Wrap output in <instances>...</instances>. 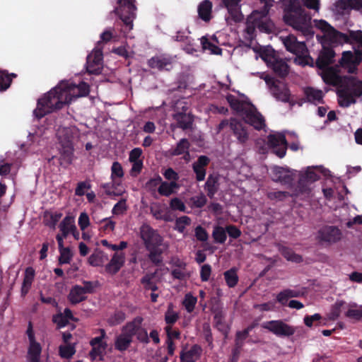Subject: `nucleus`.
Returning <instances> with one entry per match:
<instances>
[{
	"label": "nucleus",
	"instance_id": "33",
	"mask_svg": "<svg viewBox=\"0 0 362 362\" xmlns=\"http://www.w3.org/2000/svg\"><path fill=\"white\" fill-rule=\"evenodd\" d=\"M327 38L332 43L335 44L351 43L354 42L350 37V30H349L348 34H345L334 29Z\"/></svg>",
	"mask_w": 362,
	"mask_h": 362
},
{
	"label": "nucleus",
	"instance_id": "7",
	"mask_svg": "<svg viewBox=\"0 0 362 362\" xmlns=\"http://www.w3.org/2000/svg\"><path fill=\"white\" fill-rule=\"evenodd\" d=\"M262 327L279 337H290L296 332L293 326L286 324L281 320L265 322Z\"/></svg>",
	"mask_w": 362,
	"mask_h": 362
},
{
	"label": "nucleus",
	"instance_id": "49",
	"mask_svg": "<svg viewBox=\"0 0 362 362\" xmlns=\"http://www.w3.org/2000/svg\"><path fill=\"white\" fill-rule=\"evenodd\" d=\"M62 216V214L59 212L51 213L45 214L44 218L45 225L49 228H55V226L59 222Z\"/></svg>",
	"mask_w": 362,
	"mask_h": 362
},
{
	"label": "nucleus",
	"instance_id": "51",
	"mask_svg": "<svg viewBox=\"0 0 362 362\" xmlns=\"http://www.w3.org/2000/svg\"><path fill=\"white\" fill-rule=\"evenodd\" d=\"M197 302V297L193 296L190 293H188L185 296L182 305L187 312L191 313L194 311Z\"/></svg>",
	"mask_w": 362,
	"mask_h": 362
},
{
	"label": "nucleus",
	"instance_id": "40",
	"mask_svg": "<svg viewBox=\"0 0 362 362\" xmlns=\"http://www.w3.org/2000/svg\"><path fill=\"white\" fill-rule=\"evenodd\" d=\"M179 187L176 182H163L158 188V192L161 196L169 197L174 193V189Z\"/></svg>",
	"mask_w": 362,
	"mask_h": 362
},
{
	"label": "nucleus",
	"instance_id": "26",
	"mask_svg": "<svg viewBox=\"0 0 362 362\" xmlns=\"http://www.w3.org/2000/svg\"><path fill=\"white\" fill-rule=\"evenodd\" d=\"M67 298L71 304L76 305L86 300L87 296L82 289V286L74 285L71 287Z\"/></svg>",
	"mask_w": 362,
	"mask_h": 362
},
{
	"label": "nucleus",
	"instance_id": "36",
	"mask_svg": "<svg viewBox=\"0 0 362 362\" xmlns=\"http://www.w3.org/2000/svg\"><path fill=\"white\" fill-rule=\"evenodd\" d=\"M42 346L40 344H30L28 349V362H40Z\"/></svg>",
	"mask_w": 362,
	"mask_h": 362
},
{
	"label": "nucleus",
	"instance_id": "11",
	"mask_svg": "<svg viewBox=\"0 0 362 362\" xmlns=\"http://www.w3.org/2000/svg\"><path fill=\"white\" fill-rule=\"evenodd\" d=\"M268 145L272 148V152L279 158L285 156L287 150V141L283 134L268 136Z\"/></svg>",
	"mask_w": 362,
	"mask_h": 362
},
{
	"label": "nucleus",
	"instance_id": "62",
	"mask_svg": "<svg viewBox=\"0 0 362 362\" xmlns=\"http://www.w3.org/2000/svg\"><path fill=\"white\" fill-rule=\"evenodd\" d=\"M291 196L292 194L288 192L285 191L270 192L267 194L268 199L277 201H284L286 198Z\"/></svg>",
	"mask_w": 362,
	"mask_h": 362
},
{
	"label": "nucleus",
	"instance_id": "58",
	"mask_svg": "<svg viewBox=\"0 0 362 362\" xmlns=\"http://www.w3.org/2000/svg\"><path fill=\"white\" fill-rule=\"evenodd\" d=\"M124 176V171L122 165L115 161L111 167V179L115 182L116 178H122Z\"/></svg>",
	"mask_w": 362,
	"mask_h": 362
},
{
	"label": "nucleus",
	"instance_id": "23",
	"mask_svg": "<svg viewBox=\"0 0 362 362\" xmlns=\"http://www.w3.org/2000/svg\"><path fill=\"white\" fill-rule=\"evenodd\" d=\"M143 321L144 318L141 316L134 317L132 321L127 322L122 327V332L133 340V337L136 336L138 329L142 325Z\"/></svg>",
	"mask_w": 362,
	"mask_h": 362
},
{
	"label": "nucleus",
	"instance_id": "37",
	"mask_svg": "<svg viewBox=\"0 0 362 362\" xmlns=\"http://www.w3.org/2000/svg\"><path fill=\"white\" fill-rule=\"evenodd\" d=\"M228 16H226V20L228 24L233 23H240L243 19V15L241 13L240 6L236 7H227Z\"/></svg>",
	"mask_w": 362,
	"mask_h": 362
},
{
	"label": "nucleus",
	"instance_id": "64",
	"mask_svg": "<svg viewBox=\"0 0 362 362\" xmlns=\"http://www.w3.org/2000/svg\"><path fill=\"white\" fill-rule=\"evenodd\" d=\"M170 274L174 279H178L180 281L187 280L190 276L186 269H172Z\"/></svg>",
	"mask_w": 362,
	"mask_h": 362
},
{
	"label": "nucleus",
	"instance_id": "32",
	"mask_svg": "<svg viewBox=\"0 0 362 362\" xmlns=\"http://www.w3.org/2000/svg\"><path fill=\"white\" fill-rule=\"evenodd\" d=\"M257 13L253 12L252 15L248 17L246 22L245 32L247 36L245 37L250 40H252L255 37V30L256 28H257Z\"/></svg>",
	"mask_w": 362,
	"mask_h": 362
},
{
	"label": "nucleus",
	"instance_id": "1",
	"mask_svg": "<svg viewBox=\"0 0 362 362\" xmlns=\"http://www.w3.org/2000/svg\"><path fill=\"white\" fill-rule=\"evenodd\" d=\"M89 85L83 81L76 85L70 81H62L57 86L38 99L34 115L41 119L46 115L70 103L74 98L84 97L89 94Z\"/></svg>",
	"mask_w": 362,
	"mask_h": 362
},
{
	"label": "nucleus",
	"instance_id": "16",
	"mask_svg": "<svg viewBox=\"0 0 362 362\" xmlns=\"http://www.w3.org/2000/svg\"><path fill=\"white\" fill-rule=\"evenodd\" d=\"M148 66L151 69H156L160 71H170L172 66V59L163 55H157L148 60Z\"/></svg>",
	"mask_w": 362,
	"mask_h": 362
},
{
	"label": "nucleus",
	"instance_id": "28",
	"mask_svg": "<svg viewBox=\"0 0 362 362\" xmlns=\"http://www.w3.org/2000/svg\"><path fill=\"white\" fill-rule=\"evenodd\" d=\"M35 272V269L31 267H27L25 270L24 278L21 286V296H25L29 292L31 288L33 281L34 280Z\"/></svg>",
	"mask_w": 362,
	"mask_h": 362
},
{
	"label": "nucleus",
	"instance_id": "48",
	"mask_svg": "<svg viewBox=\"0 0 362 362\" xmlns=\"http://www.w3.org/2000/svg\"><path fill=\"white\" fill-rule=\"evenodd\" d=\"M126 319V314L122 310L115 311L108 319L110 326H117L122 323Z\"/></svg>",
	"mask_w": 362,
	"mask_h": 362
},
{
	"label": "nucleus",
	"instance_id": "31",
	"mask_svg": "<svg viewBox=\"0 0 362 362\" xmlns=\"http://www.w3.org/2000/svg\"><path fill=\"white\" fill-rule=\"evenodd\" d=\"M279 251L281 255L288 261L295 263H300L303 262L302 256L296 254L291 248L288 247L279 245Z\"/></svg>",
	"mask_w": 362,
	"mask_h": 362
},
{
	"label": "nucleus",
	"instance_id": "59",
	"mask_svg": "<svg viewBox=\"0 0 362 362\" xmlns=\"http://www.w3.org/2000/svg\"><path fill=\"white\" fill-rule=\"evenodd\" d=\"M60 230H66L71 233L75 229L74 218L66 216L59 224Z\"/></svg>",
	"mask_w": 362,
	"mask_h": 362
},
{
	"label": "nucleus",
	"instance_id": "17",
	"mask_svg": "<svg viewBox=\"0 0 362 362\" xmlns=\"http://www.w3.org/2000/svg\"><path fill=\"white\" fill-rule=\"evenodd\" d=\"M125 263V255L123 252H115L110 261L105 266V272L111 275L116 274Z\"/></svg>",
	"mask_w": 362,
	"mask_h": 362
},
{
	"label": "nucleus",
	"instance_id": "39",
	"mask_svg": "<svg viewBox=\"0 0 362 362\" xmlns=\"http://www.w3.org/2000/svg\"><path fill=\"white\" fill-rule=\"evenodd\" d=\"M189 146L190 144L189 141L185 138L182 139L177 144L175 148L172 150L171 154L173 156H180L182 154H185V158L186 159L187 156H189Z\"/></svg>",
	"mask_w": 362,
	"mask_h": 362
},
{
	"label": "nucleus",
	"instance_id": "43",
	"mask_svg": "<svg viewBox=\"0 0 362 362\" xmlns=\"http://www.w3.org/2000/svg\"><path fill=\"white\" fill-rule=\"evenodd\" d=\"M249 334L250 332L246 329L236 332L235 339V348L233 350V355L239 353V349L243 346L244 341L248 337Z\"/></svg>",
	"mask_w": 362,
	"mask_h": 362
},
{
	"label": "nucleus",
	"instance_id": "45",
	"mask_svg": "<svg viewBox=\"0 0 362 362\" xmlns=\"http://www.w3.org/2000/svg\"><path fill=\"white\" fill-rule=\"evenodd\" d=\"M349 308L345 313V316L350 319L355 320H360L362 318V305L359 306L358 308L356 303L349 305Z\"/></svg>",
	"mask_w": 362,
	"mask_h": 362
},
{
	"label": "nucleus",
	"instance_id": "18",
	"mask_svg": "<svg viewBox=\"0 0 362 362\" xmlns=\"http://www.w3.org/2000/svg\"><path fill=\"white\" fill-rule=\"evenodd\" d=\"M211 310L214 314V327L226 337L228 330L225 325V314L223 313L222 307L219 305H214Z\"/></svg>",
	"mask_w": 362,
	"mask_h": 362
},
{
	"label": "nucleus",
	"instance_id": "15",
	"mask_svg": "<svg viewBox=\"0 0 362 362\" xmlns=\"http://www.w3.org/2000/svg\"><path fill=\"white\" fill-rule=\"evenodd\" d=\"M281 38L288 52L296 55L303 54L305 52V43L298 42L296 36L289 35L285 37H281Z\"/></svg>",
	"mask_w": 362,
	"mask_h": 362
},
{
	"label": "nucleus",
	"instance_id": "8",
	"mask_svg": "<svg viewBox=\"0 0 362 362\" xmlns=\"http://www.w3.org/2000/svg\"><path fill=\"white\" fill-rule=\"evenodd\" d=\"M342 237L340 229L334 226H325L317 232V239L321 243L332 245L339 242Z\"/></svg>",
	"mask_w": 362,
	"mask_h": 362
},
{
	"label": "nucleus",
	"instance_id": "27",
	"mask_svg": "<svg viewBox=\"0 0 362 362\" xmlns=\"http://www.w3.org/2000/svg\"><path fill=\"white\" fill-rule=\"evenodd\" d=\"M257 29H259L260 32L267 34L274 33L276 26L271 19L267 18V16L263 17L262 13L257 14Z\"/></svg>",
	"mask_w": 362,
	"mask_h": 362
},
{
	"label": "nucleus",
	"instance_id": "53",
	"mask_svg": "<svg viewBox=\"0 0 362 362\" xmlns=\"http://www.w3.org/2000/svg\"><path fill=\"white\" fill-rule=\"evenodd\" d=\"M156 273L146 274L143 276L141 279V283L144 285V288L146 290H151L152 291H156L158 290V286L156 284L152 281V279L154 278Z\"/></svg>",
	"mask_w": 362,
	"mask_h": 362
},
{
	"label": "nucleus",
	"instance_id": "2",
	"mask_svg": "<svg viewBox=\"0 0 362 362\" xmlns=\"http://www.w3.org/2000/svg\"><path fill=\"white\" fill-rule=\"evenodd\" d=\"M321 70V76L326 84L339 86L337 94L340 107H349L356 103L357 98L362 96V81L354 76L341 77L332 66Z\"/></svg>",
	"mask_w": 362,
	"mask_h": 362
},
{
	"label": "nucleus",
	"instance_id": "22",
	"mask_svg": "<svg viewBox=\"0 0 362 362\" xmlns=\"http://www.w3.org/2000/svg\"><path fill=\"white\" fill-rule=\"evenodd\" d=\"M303 295V293L298 290L286 288L280 291L276 296V300L282 306H288V300L292 298H298Z\"/></svg>",
	"mask_w": 362,
	"mask_h": 362
},
{
	"label": "nucleus",
	"instance_id": "61",
	"mask_svg": "<svg viewBox=\"0 0 362 362\" xmlns=\"http://www.w3.org/2000/svg\"><path fill=\"white\" fill-rule=\"evenodd\" d=\"M100 336L93 338L90 341V345L91 346H104V348H107V344L106 342L103 341V339L106 337L105 330L103 329H100Z\"/></svg>",
	"mask_w": 362,
	"mask_h": 362
},
{
	"label": "nucleus",
	"instance_id": "42",
	"mask_svg": "<svg viewBox=\"0 0 362 362\" xmlns=\"http://www.w3.org/2000/svg\"><path fill=\"white\" fill-rule=\"evenodd\" d=\"M212 238L215 243L223 244L227 239L226 228L220 226H215L212 232Z\"/></svg>",
	"mask_w": 362,
	"mask_h": 362
},
{
	"label": "nucleus",
	"instance_id": "29",
	"mask_svg": "<svg viewBox=\"0 0 362 362\" xmlns=\"http://www.w3.org/2000/svg\"><path fill=\"white\" fill-rule=\"evenodd\" d=\"M212 3L209 0L202 1L198 6L199 17L205 22L211 19Z\"/></svg>",
	"mask_w": 362,
	"mask_h": 362
},
{
	"label": "nucleus",
	"instance_id": "35",
	"mask_svg": "<svg viewBox=\"0 0 362 362\" xmlns=\"http://www.w3.org/2000/svg\"><path fill=\"white\" fill-rule=\"evenodd\" d=\"M132 341V339L122 332L115 338V349L120 352H124L129 348Z\"/></svg>",
	"mask_w": 362,
	"mask_h": 362
},
{
	"label": "nucleus",
	"instance_id": "55",
	"mask_svg": "<svg viewBox=\"0 0 362 362\" xmlns=\"http://www.w3.org/2000/svg\"><path fill=\"white\" fill-rule=\"evenodd\" d=\"M12 82L9 74L4 70H0V91H5L7 90Z\"/></svg>",
	"mask_w": 362,
	"mask_h": 362
},
{
	"label": "nucleus",
	"instance_id": "30",
	"mask_svg": "<svg viewBox=\"0 0 362 362\" xmlns=\"http://www.w3.org/2000/svg\"><path fill=\"white\" fill-rule=\"evenodd\" d=\"M335 5L339 10L342 11L349 8L362 11V0H339Z\"/></svg>",
	"mask_w": 362,
	"mask_h": 362
},
{
	"label": "nucleus",
	"instance_id": "44",
	"mask_svg": "<svg viewBox=\"0 0 362 362\" xmlns=\"http://www.w3.org/2000/svg\"><path fill=\"white\" fill-rule=\"evenodd\" d=\"M159 246H155L146 248L149 251L148 258L155 265H160L163 262L162 250L158 248Z\"/></svg>",
	"mask_w": 362,
	"mask_h": 362
},
{
	"label": "nucleus",
	"instance_id": "46",
	"mask_svg": "<svg viewBox=\"0 0 362 362\" xmlns=\"http://www.w3.org/2000/svg\"><path fill=\"white\" fill-rule=\"evenodd\" d=\"M192 220L189 216H182L177 218L174 229L180 233H183L187 226L191 224Z\"/></svg>",
	"mask_w": 362,
	"mask_h": 362
},
{
	"label": "nucleus",
	"instance_id": "54",
	"mask_svg": "<svg viewBox=\"0 0 362 362\" xmlns=\"http://www.w3.org/2000/svg\"><path fill=\"white\" fill-rule=\"evenodd\" d=\"M350 37L354 42L358 44L361 49L356 50V54L359 57L360 59L362 58V30H350Z\"/></svg>",
	"mask_w": 362,
	"mask_h": 362
},
{
	"label": "nucleus",
	"instance_id": "14",
	"mask_svg": "<svg viewBox=\"0 0 362 362\" xmlns=\"http://www.w3.org/2000/svg\"><path fill=\"white\" fill-rule=\"evenodd\" d=\"M335 52L329 47L323 46L320 52L315 65L319 69H325L334 62Z\"/></svg>",
	"mask_w": 362,
	"mask_h": 362
},
{
	"label": "nucleus",
	"instance_id": "60",
	"mask_svg": "<svg viewBox=\"0 0 362 362\" xmlns=\"http://www.w3.org/2000/svg\"><path fill=\"white\" fill-rule=\"evenodd\" d=\"M162 178L159 175H157L155 177L151 178L145 184L146 189L151 192L153 194L156 192L157 187L161 183Z\"/></svg>",
	"mask_w": 362,
	"mask_h": 362
},
{
	"label": "nucleus",
	"instance_id": "13",
	"mask_svg": "<svg viewBox=\"0 0 362 362\" xmlns=\"http://www.w3.org/2000/svg\"><path fill=\"white\" fill-rule=\"evenodd\" d=\"M230 129L240 144H244L247 142L249 139V134L247 127L243 122L235 118H230Z\"/></svg>",
	"mask_w": 362,
	"mask_h": 362
},
{
	"label": "nucleus",
	"instance_id": "52",
	"mask_svg": "<svg viewBox=\"0 0 362 362\" xmlns=\"http://www.w3.org/2000/svg\"><path fill=\"white\" fill-rule=\"evenodd\" d=\"M75 353L76 349L74 344L61 345L59 347V354L62 358H71Z\"/></svg>",
	"mask_w": 362,
	"mask_h": 362
},
{
	"label": "nucleus",
	"instance_id": "4",
	"mask_svg": "<svg viewBox=\"0 0 362 362\" xmlns=\"http://www.w3.org/2000/svg\"><path fill=\"white\" fill-rule=\"evenodd\" d=\"M78 133L74 127H62L57 132V136L61 145V156L67 163H71L74 153V139Z\"/></svg>",
	"mask_w": 362,
	"mask_h": 362
},
{
	"label": "nucleus",
	"instance_id": "20",
	"mask_svg": "<svg viewBox=\"0 0 362 362\" xmlns=\"http://www.w3.org/2000/svg\"><path fill=\"white\" fill-rule=\"evenodd\" d=\"M271 91L273 96L279 101L283 103H289L291 98V93L289 88L284 84H276L273 82Z\"/></svg>",
	"mask_w": 362,
	"mask_h": 362
},
{
	"label": "nucleus",
	"instance_id": "56",
	"mask_svg": "<svg viewBox=\"0 0 362 362\" xmlns=\"http://www.w3.org/2000/svg\"><path fill=\"white\" fill-rule=\"evenodd\" d=\"M178 319V313L173 310L172 305H170L165 313V321L168 325L167 326H173Z\"/></svg>",
	"mask_w": 362,
	"mask_h": 362
},
{
	"label": "nucleus",
	"instance_id": "41",
	"mask_svg": "<svg viewBox=\"0 0 362 362\" xmlns=\"http://www.w3.org/2000/svg\"><path fill=\"white\" fill-rule=\"evenodd\" d=\"M305 94L308 102L323 103V93L322 90L308 87L305 90Z\"/></svg>",
	"mask_w": 362,
	"mask_h": 362
},
{
	"label": "nucleus",
	"instance_id": "3",
	"mask_svg": "<svg viewBox=\"0 0 362 362\" xmlns=\"http://www.w3.org/2000/svg\"><path fill=\"white\" fill-rule=\"evenodd\" d=\"M226 100L231 109L243 117L245 123L252 126L257 130H261L265 127L264 117L251 102L240 100L231 94L226 96Z\"/></svg>",
	"mask_w": 362,
	"mask_h": 362
},
{
	"label": "nucleus",
	"instance_id": "10",
	"mask_svg": "<svg viewBox=\"0 0 362 362\" xmlns=\"http://www.w3.org/2000/svg\"><path fill=\"white\" fill-rule=\"evenodd\" d=\"M103 51L99 48H95L88 55L86 59V70L90 74H100L102 71Z\"/></svg>",
	"mask_w": 362,
	"mask_h": 362
},
{
	"label": "nucleus",
	"instance_id": "24",
	"mask_svg": "<svg viewBox=\"0 0 362 362\" xmlns=\"http://www.w3.org/2000/svg\"><path fill=\"white\" fill-rule=\"evenodd\" d=\"M276 180L284 185H291L294 181V177L288 169L276 166L273 170Z\"/></svg>",
	"mask_w": 362,
	"mask_h": 362
},
{
	"label": "nucleus",
	"instance_id": "63",
	"mask_svg": "<svg viewBox=\"0 0 362 362\" xmlns=\"http://www.w3.org/2000/svg\"><path fill=\"white\" fill-rule=\"evenodd\" d=\"M113 37L112 33L110 30H105L100 35V40L97 42L95 48H99L103 51V45L109 42Z\"/></svg>",
	"mask_w": 362,
	"mask_h": 362
},
{
	"label": "nucleus",
	"instance_id": "57",
	"mask_svg": "<svg viewBox=\"0 0 362 362\" xmlns=\"http://www.w3.org/2000/svg\"><path fill=\"white\" fill-rule=\"evenodd\" d=\"M59 250L60 253L59 257V264H69L72 258L71 250L69 247H63L59 249Z\"/></svg>",
	"mask_w": 362,
	"mask_h": 362
},
{
	"label": "nucleus",
	"instance_id": "21",
	"mask_svg": "<svg viewBox=\"0 0 362 362\" xmlns=\"http://www.w3.org/2000/svg\"><path fill=\"white\" fill-rule=\"evenodd\" d=\"M202 347L198 344H194L188 351L182 350L180 352V358L181 362H196L201 356Z\"/></svg>",
	"mask_w": 362,
	"mask_h": 362
},
{
	"label": "nucleus",
	"instance_id": "50",
	"mask_svg": "<svg viewBox=\"0 0 362 362\" xmlns=\"http://www.w3.org/2000/svg\"><path fill=\"white\" fill-rule=\"evenodd\" d=\"M226 284L230 288L235 287L238 282V276L235 269H230L224 272Z\"/></svg>",
	"mask_w": 362,
	"mask_h": 362
},
{
	"label": "nucleus",
	"instance_id": "47",
	"mask_svg": "<svg viewBox=\"0 0 362 362\" xmlns=\"http://www.w3.org/2000/svg\"><path fill=\"white\" fill-rule=\"evenodd\" d=\"M202 48L205 50H209L211 54L221 55L222 54V49L218 46L214 45L211 42H210L208 38L206 37H203L201 40Z\"/></svg>",
	"mask_w": 362,
	"mask_h": 362
},
{
	"label": "nucleus",
	"instance_id": "9",
	"mask_svg": "<svg viewBox=\"0 0 362 362\" xmlns=\"http://www.w3.org/2000/svg\"><path fill=\"white\" fill-rule=\"evenodd\" d=\"M140 233L146 248L160 246L163 242L162 237L149 225H142L140 228Z\"/></svg>",
	"mask_w": 362,
	"mask_h": 362
},
{
	"label": "nucleus",
	"instance_id": "34",
	"mask_svg": "<svg viewBox=\"0 0 362 362\" xmlns=\"http://www.w3.org/2000/svg\"><path fill=\"white\" fill-rule=\"evenodd\" d=\"M207 192V196L211 199L214 197L219 188L218 177L213 175H209L204 186Z\"/></svg>",
	"mask_w": 362,
	"mask_h": 362
},
{
	"label": "nucleus",
	"instance_id": "38",
	"mask_svg": "<svg viewBox=\"0 0 362 362\" xmlns=\"http://www.w3.org/2000/svg\"><path fill=\"white\" fill-rule=\"evenodd\" d=\"M312 183L308 181L304 176L300 173L299 175V179L296 188V195L305 194L308 195L311 192L310 185Z\"/></svg>",
	"mask_w": 362,
	"mask_h": 362
},
{
	"label": "nucleus",
	"instance_id": "19",
	"mask_svg": "<svg viewBox=\"0 0 362 362\" xmlns=\"http://www.w3.org/2000/svg\"><path fill=\"white\" fill-rule=\"evenodd\" d=\"M210 159L206 156H200L197 160L192 165V168L196 174V180L203 181L206 176V167L209 165Z\"/></svg>",
	"mask_w": 362,
	"mask_h": 362
},
{
	"label": "nucleus",
	"instance_id": "12",
	"mask_svg": "<svg viewBox=\"0 0 362 362\" xmlns=\"http://www.w3.org/2000/svg\"><path fill=\"white\" fill-rule=\"evenodd\" d=\"M267 62L268 66L277 76L284 78L288 74L289 66L284 59L272 55L269 57Z\"/></svg>",
	"mask_w": 362,
	"mask_h": 362
},
{
	"label": "nucleus",
	"instance_id": "25",
	"mask_svg": "<svg viewBox=\"0 0 362 362\" xmlns=\"http://www.w3.org/2000/svg\"><path fill=\"white\" fill-rule=\"evenodd\" d=\"M173 118L177 123V127L183 130L192 128L194 117L190 113L179 112L174 115Z\"/></svg>",
	"mask_w": 362,
	"mask_h": 362
},
{
	"label": "nucleus",
	"instance_id": "6",
	"mask_svg": "<svg viewBox=\"0 0 362 362\" xmlns=\"http://www.w3.org/2000/svg\"><path fill=\"white\" fill-rule=\"evenodd\" d=\"M134 3L135 0H117L118 6L114 10L129 30L133 28V21L136 18Z\"/></svg>",
	"mask_w": 362,
	"mask_h": 362
},
{
	"label": "nucleus",
	"instance_id": "5",
	"mask_svg": "<svg viewBox=\"0 0 362 362\" xmlns=\"http://www.w3.org/2000/svg\"><path fill=\"white\" fill-rule=\"evenodd\" d=\"M284 11L283 18L286 24L303 34L309 31L310 18L306 16L301 6Z\"/></svg>",
	"mask_w": 362,
	"mask_h": 362
}]
</instances>
